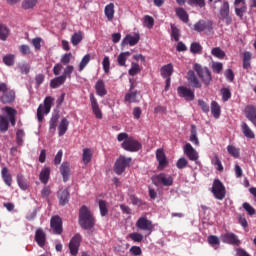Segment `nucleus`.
Returning <instances> with one entry per match:
<instances>
[{
	"label": "nucleus",
	"instance_id": "nucleus-1",
	"mask_svg": "<svg viewBox=\"0 0 256 256\" xmlns=\"http://www.w3.org/2000/svg\"><path fill=\"white\" fill-rule=\"evenodd\" d=\"M117 140L119 142L123 141L122 148H124L125 151H130L132 153H135L141 149V144L139 141L134 139L133 137H129V134L122 132L118 134Z\"/></svg>",
	"mask_w": 256,
	"mask_h": 256
},
{
	"label": "nucleus",
	"instance_id": "nucleus-2",
	"mask_svg": "<svg viewBox=\"0 0 256 256\" xmlns=\"http://www.w3.org/2000/svg\"><path fill=\"white\" fill-rule=\"evenodd\" d=\"M79 225L82 229H93L95 218L87 206H82L79 210Z\"/></svg>",
	"mask_w": 256,
	"mask_h": 256
},
{
	"label": "nucleus",
	"instance_id": "nucleus-3",
	"mask_svg": "<svg viewBox=\"0 0 256 256\" xmlns=\"http://www.w3.org/2000/svg\"><path fill=\"white\" fill-rule=\"evenodd\" d=\"M74 71L75 67L73 65H66L63 74L50 81L51 89H58V87H61V85H63L67 79H71V75H73Z\"/></svg>",
	"mask_w": 256,
	"mask_h": 256
},
{
	"label": "nucleus",
	"instance_id": "nucleus-4",
	"mask_svg": "<svg viewBox=\"0 0 256 256\" xmlns=\"http://www.w3.org/2000/svg\"><path fill=\"white\" fill-rule=\"evenodd\" d=\"M53 103H55V99L51 96H47L44 99V104H40L37 109V118L39 123L43 121V118L45 115H48V113L51 112V107H53Z\"/></svg>",
	"mask_w": 256,
	"mask_h": 256
},
{
	"label": "nucleus",
	"instance_id": "nucleus-5",
	"mask_svg": "<svg viewBox=\"0 0 256 256\" xmlns=\"http://www.w3.org/2000/svg\"><path fill=\"white\" fill-rule=\"evenodd\" d=\"M0 101L2 103H12L15 101V92L7 87V84H0Z\"/></svg>",
	"mask_w": 256,
	"mask_h": 256
},
{
	"label": "nucleus",
	"instance_id": "nucleus-6",
	"mask_svg": "<svg viewBox=\"0 0 256 256\" xmlns=\"http://www.w3.org/2000/svg\"><path fill=\"white\" fill-rule=\"evenodd\" d=\"M193 69L195 72H197L198 77H200V79H202L204 85H206V87H208V85H210L211 83V72L209 71V69L207 67H202L199 64H194Z\"/></svg>",
	"mask_w": 256,
	"mask_h": 256
},
{
	"label": "nucleus",
	"instance_id": "nucleus-7",
	"mask_svg": "<svg viewBox=\"0 0 256 256\" xmlns=\"http://www.w3.org/2000/svg\"><path fill=\"white\" fill-rule=\"evenodd\" d=\"M154 185H163L164 187H171L173 185V176L165 173H160L152 177Z\"/></svg>",
	"mask_w": 256,
	"mask_h": 256
},
{
	"label": "nucleus",
	"instance_id": "nucleus-8",
	"mask_svg": "<svg viewBox=\"0 0 256 256\" xmlns=\"http://www.w3.org/2000/svg\"><path fill=\"white\" fill-rule=\"evenodd\" d=\"M131 164V158H127L125 156H120L119 159L116 161L114 166V173L116 175H121L127 167Z\"/></svg>",
	"mask_w": 256,
	"mask_h": 256
},
{
	"label": "nucleus",
	"instance_id": "nucleus-9",
	"mask_svg": "<svg viewBox=\"0 0 256 256\" xmlns=\"http://www.w3.org/2000/svg\"><path fill=\"white\" fill-rule=\"evenodd\" d=\"M212 193L215 197V199H218L219 201H223L225 199V186L221 181L214 180L213 186H212Z\"/></svg>",
	"mask_w": 256,
	"mask_h": 256
},
{
	"label": "nucleus",
	"instance_id": "nucleus-10",
	"mask_svg": "<svg viewBox=\"0 0 256 256\" xmlns=\"http://www.w3.org/2000/svg\"><path fill=\"white\" fill-rule=\"evenodd\" d=\"M194 30H196L197 33H205L208 35V33L213 31V24L210 21L199 20L196 24H194Z\"/></svg>",
	"mask_w": 256,
	"mask_h": 256
},
{
	"label": "nucleus",
	"instance_id": "nucleus-11",
	"mask_svg": "<svg viewBox=\"0 0 256 256\" xmlns=\"http://www.w3.org/2000/svg\"><path fill=\"white\" fill-rule=\"evenodd\" d=\"M50 227L55 235L63 233V220L59 216H53L50 221Z\"/></svg>",
	"mask_w": 256,
	"mask_h": 256
},
{
	"label": "nucleus",
	"instance_id": "nucleus-12",
	"mask_svg": "<svg viewBox=\"0 0 256 256\" xmlns=\"http://www.w3.org/2000/svg\"><path fill=\"white\" fill-rule=\"evenodd\" d=\"M177 93L179 97H183L186 101H193V99H195V92L188 87H178Z\"/></svg>",
	"mask_w": 256,
	"mask_h": 256
},
{
	"label": "nucleus",
	"instance_id": "nucleus-13",
	"mask_svg": "<svg viewBox=\"0 0 256 256\" xmlns=\"http://www.w3.org/2000/svg\"><path fill=\"white\" fill-rule=\"evenodd\" d=\"M184 154L188 157L190 161H198L199 153L190 143H186L183 147Z\"/></svg>",
	"mask_w": 256,
	"mask_h": 256
},
{
	"label": "nucleus",
	"instance_id": "nucleus-14",
	"mask_svg": "<svg viewBox=\"0 0 256 256\" xmlns=\"http://www.w3.org/2000/svg\"><path fill=\"white\" fill-rule=\"evenodd\" d=\"M136 227L142 231H153L154 226L151 220H148L147 217H140L136 222Z\"/></svg>",
	"mask_w": 256,
	"mask_h": 256
},
{
	"label": "nucleus",
	"instance_id": "nucleus-15",
	"mask_svg": "<svg viewBox=\"0 0 256 256\" xmlns=\"http://www.w3.org/2000/svg\"><path fill=\"white\" fill-rule=\"evenodd\" d=\"M81 245V235L76 234L69 243V250L71 255H77L79 253V247Z\"/></svg>",
	"mask_w": 256,
	"mask_h": 256
},
{
	"label": "nucleus",
	"instance_id": "nucleus-16",
	"mask_svg": "<svg viewBox=\"0 0 256 256\" xmlns=\"http://www.w3.org/2000/svg\"><path fill=\"white\" fill-rule=\"evenodd\" d=\"M139 39H141V37L137 33L128 34L122 40L121 46L125 47V45H130V47H135V45H137V43H139Z\"/></svg>",
	"mask_w": 256,
	"mask_h": 256
},
{
	"label": "nucleus",
	"instance_id": "nucleus-17",
	"mask_svg": "<svg viewBox=\"0 0 256 256\" xmlns=\"http://www.w3.org/2000/svg\"><path fill=\"white\" fill-rule=\"evenodd\" d=\"M90 103L96 119H103V112L101 111V108H99V102H97V98H95V95L93 94L90 95Z\"/></svg>",
	"mask_w": 256,
	"mask_h": 256
},
{
	"label": "nucleus",
	"instance_id": "nucleus-18",
	"mask_svg": "<svg viewBox=\"0 0 256 256\" xmlns=\"http://www.w3.org/2000/svg\"><path fill=\"white\" fill-rule=\"evenodd\" d=\"M156 159L159 163L158 165V169L160 171H163V169H165V167H167L168 165V161H167V157L165 156V152L163 151V149H158L156 151Z\"/></svg>",
	"mask_w": 256,
	"mask_h": 256
},
{
	"label": "nucleus",
	"instance_id": "nucleus-19",
	"mask_svg": "<svg viewBox=\"0 0 256 256\" xmlns=\"http://www.w3.org/2000/svg\"><path fill=\"white\" fill-rule=\"evenodd\" d=\"M222 243H227L228 245H238L239 239L234 233H225L220 236Z\"/></svg>",
	"mask_w": 256,
	"mask_h": 256
},
{
	"label": "nucleus",
	"instance_id": "nucleus-20",
	"mask_svg": "<svg viewBox=\"0 0 256 256\" xmlns=\"http://www.w3.org/2000/svg\"><path fill=\"white\" fill-rule=\"evenodd\" d=\"M35 241L37 245H39L42 249L45 247V243H47V235L43 231V229L38 228L35 232Z\"/></svg>",
	"mask_w": 256,
	"mask_h": 256
},
{
	"label": "nucleus",
	"instance_id": "nucleus-21",
	"mask_svg": "<svg viewBox=\"0 0 256 256\" xmlns=\"http://www.w3.org/2000/svg\"><path fill=\"white\" fill-rule=\"evenodd\" d=\"M1 176L7 187H11V185H13V175H11L9 168L3 167L1 170Z\"/></svg>",
	"mask_w": 256,
	"mask_h": 256
},
{
	"label": "nucleus",
	"instance_id": "nucleus-22",
	"mask_svg": "<svg viewBox=\"0 0 256 256\" xmlns=\"http://www.w3.org/2000/svg\"><path fill=\"white\" fill-rule=\"evenodd\" d=\"M60 173L63 177V181L67 182L69 181V175H71V166L69 165V162H63L60 166Z\"/></svg>",
	"mask_w": 256,
	"mask_h": 256
},
{
	"label": "nucleus",
	"instance_id": "nucleus-23",
	"mask_svg": "<svg viewBox=\"0 0 256 256\" xmlns=\"http://www.w3.org/2000/svg\"><path fill=\"white\" fill-rule=\"evenodd\" d=\"M245 115L253 125H256V108L255 106H247L245 108Z\"/></svg>",
	"mask_w": 256,
	"mask_h": 256
},
{
	"label": "nucleus",
	"instance_id": "nucleus-24",
	"mask_svg": "<svg viewBox=\"0 0 256 256\" xmlns=\"http://www.w3.org/2000/svg\"><path fill=\"white\" fill-rule=\"evenodd\" d=\"M95 90L99 97H105V95H107V89L105 88V82L103 80L96 82Z\"/></svg>",
	"mask_w": 256,
	"mask_h": 256
},
{
	"label": "nucleus",
	"instance_id": "nucleus-25",
	"mask_svg": "<svg viewBox=\"0 0 256 256\" xmlns=\"http://www.w3.org/2000/svg\"><path fill=\"white\" fill-rule=\"evenodd\" d=\"M220 17L226 20V23H231V17H229V3L224 2L220 9Z\"/></svg>",
	"mask_w": 256,
	"mask_h": 256
},
{
	"label": "nucleus",
	"instance_id": "nucleus-26",
	"mask_svg": "<svg viewBox=\"0 0 256 256\" xmlns=\"http://www.w3.org/2000/svg\"><path fill=\"white\" fill-rule=\"evenodd\" d=\"M160 73L164 79H169L173 75V64L169 63L167 65H164L160 69Z\"/></svg>",
	"mask_w": 256,
	"mask_h": 256
},
{
	"label": "nucleus",
	"instance_id": "nucleus-27",
	"mask_svg": "<svg viewBox=\"0 0 256 256\" xmlns=\"http://www.w3.org/2000/svg\"><path fill=\"white\" fill-rule=\"evenodd\" d=\"M3 111L7 114V117L13 127H15L16 119L15 116L17 115V111L11 107L3 108Z\"/></svg>",
	"mask_w": 256,
	"mask_h": 256
},
{
	"label": "nucleus",
	"instance_id": "nucleus-28",
	"mask_svg": "<svg viewBox=\"0 0 256 256\" xmlns=\"http://www.w3.org/2000/svg\"><path fill=\"white\" fill-rule=\"evenodd\" d=\"M104 13L108 21H113V17H115V4L110 3L106 5L104 9Z\"/></svg>",
	"mask_w": 256,
	"mask_h": 256
},
{
	"label": "nucleus",
	"instance_id": "nucleus-29",
	"mask_svg": "<svg viewBox=\"0 0 256 256\" xmlns=\"http://www.w3.org/2000/svg\"><path fill=\"white\" fill-rule=\"evenodd\" d=\"M50 176H51V168L45 167L40 172L39 179H40L41 183H44V185H47V183L49 182Z\"/></svg>",
	"mask_w": 256,
	"mask_h": 256
},
{
	"label": "nucleus",
	"instance_id": "nucleus-30",
	"mask_svg": "<svg viewBox=\"0 0 256 256\" xmlns=\"http://www.w3.org/2000/svg\"><path fill=\"white\" fill-rule=\"evenodd\" d=\"M58 198L60 205H67L69 202V191L67 189H61L58 191Z\"/></svg>",
	"mask_w": 256,
	"mask_h": 256
},
{
	"label": "nucleus",
	"instance_id": "nucleus-31",
	"mask_svg": "<svg viewBox=\"0 0 256 256\" xmlns=\"http://www.w3.org/2000/svg\"><path fill=\"white\" fill-rule=\"evenodd\" d=\"M91 159H93V150L84 148L82 153L83 164L88 165V163H91Z\"/></svg>",
	"mask_w": 256,
	"mask_h": 256
},
{
	"label": "nucleus",
	"instance_id": "nucleus-32",
	"mask_svg": "<svg viewBox=\"0 0 256 256\" xmlns=\"http://www.w3.org/2000/svg\"><path fill=\"white\" fill-rule=\"evenodd\" d=\"M176 3H178V5H185V3H188V5L205 7V0H176Z\"/></svg>",
	"mask_w": 256,
	"mask_h": 256
},
{
	"label": "nucleus",
	"instance_id": "nucleus-33",
	"mask_svg": "<svg viewBox=\"0 0 256 256\" xmlns=\"http://www.w3.org/2000/svg\"><path fill=\"white\" fill-rule=\"evenodd\" d=\"M241 129H242L243 135H245L247 139H255V133L253 132V130H251V128L249 127V125H247V123L243 122L241 125Z\"/></svg>",
	"mask_w": 256,
	"mask_h": 256
},
{
	"label": "nucleus",
	"instance_id": "nucleus-34",
	"mask_svg": "<svg viewBox=\"0 0 256 256\" xmlns=\"http://www.w3.org/2000/svg\"><path fill=\"white\" fill-rule=\"evenodd\" d=\"M67 129H69V121L67 118H63L58 126L59 136L63 137V135L67 133Z\"/></svg>",
	"mask_w": 256,
	"mask_h": 256
},
{
	"label": "nucleus",
	"instance_id": "nucleus-35",
	"mask_svg": "<svg viewBox=\"0 0 256 256\" xmlns=\"http://www.w3.org/2000/svg\"><path fill=\"white\" fill-rule=\"evenodd\" d=\"M211 113L215 119L221 117V106H219V103L215 101L211 102Z\"/></svg>",
	"mask_w": 256,
	"mask_h": 256
},
{
	"label": "nucleus",
	"instance_id": "nucleus-36",
	"mask_svg": "<svg viewBox=\"0 0 256 256\" xmlns=\"http://www.w3.org/2000/svg\"><path fill=\"white\" fill-rule=\"evenodd\" d=\"M81 41H83V32H81V31L75 32L71 37L72 45L74 47H77V45H79V43H81Z\"/></svg>",
	"mask_w": 256,
	"mask_h": 256
},
{
	"label": "nucleus",
	"instance_id": "nucleus-37",
	"mask_svg": "<svg viewBox=\"0 0 256 256\" xmlns=\"http://www.w3.org/2000/svg\"><path fill=\"white\" fill-rule=\"evenodd\" d=\"M129 57H131V52L120 53L117 58L118 65H120V67H125V63H126L127 59H129Z\"/></svg>",
	"mask_w": 256,
	"mask_h": 256
},
{
	"label": "nucleus",
	"instance_id": "nucleus-38",
	"mask_svg": "<svg viewBox=\"0 0 256 256\" xmlns=\"http://www.w3.org/2000/svg\"><path fill=\"white\" fill-rule=\"evenodd\" d=\"M190 141L193 143V145L199 147V138L197 137V127L195 125L191 126Z\"/></svg>",
	"mask_w": 256,
	"mask_h": 256
},
{
	"label": "nucleus",
	"instance_id": "nucleus-39",
	"mask_svg": "<svg viewBox=\"0 0 256 256\" xmlns=\"http://www.w3.org/2000/svg\"><path fill=\"white\" fill-rule=\"evenodd\" d=\"M126 103H137V91H129L124 97Z\"/></svg>",
	"mask_w": 256,
	"mask_h": 256
},
{
	"label": "nucleus",
	"instance_id": "nucleus-40",
	"mask_svg": "<svg viewBox=\"0 0 256 256\" xmlns=\"http://www.w3.org/2000/svg\"><path fill=\"white\" fill-rule=\"evenodd\" d=\"M89 61H91V54H86L78 65V71L80 73L89 65Z\"/></svg>",
	"mask_w": 256,
	"mask_h": 256
},
{
	"label": "nucleus",
	"instance_id": "nucleus-41",
	"mask_svg": "<svg viewBox=\"0 0 256 256\" xmlns=\"http://www.w3.org/2000/svg\"><path fill=\"white\" fill-rule=\"evenodd\" d=\"M18 187L22 189V191H26L28 185H27V180H25V177L23 174H18L16 177Z\"/></svg>",
	"mask_w": 256,
	"mask_h": 256
},
{
	"label": "nucleus",
	"instance_id": "nucleus-42",
	"mask_svg": "<svg viewBox=\"0 0 256 256\" xmlns=\"http://www.w3.org/2000/svg\"><path fill=\"white\" fill-rule=\"evenodd\" d=\"M176 15L184 23H187V21H189V15L187 14L185 9H183V8H177L176 9Z\"/></svg>",
	"mask_w": 256,
	"mask_h": 256
},
{
	"label": "nucleus",
	"instance_id": "nucleus-43",
	"mask_svg": "<svg viewBox=\"0 0 256 256\" xmlns=\"http://www.w3.org/2000/svg\"><path fill=\"white\" fill-rule=\"evenodd\" d=\"M7 37H9V28L7 26L0 24V39L1 41H7Z\"/></svg>",
	"mask_w": 256,
	"mask_h": 256
},
{
	"label": "nucleus",
	"instance_id": "nucleus-44",
	"mask_svg": "<svg viewBox=\"0 0 256 256\" xmlns=\"http://www.w3.org/2000/svg\"><path fill=\"white\" fill-rule=\"evenodd\" d=\"M143 25L147 29H153V25H155V20L153 19V17L146 15L144 16Z\"/></svg>",
	"mask_w": 256,
	"mask_h": 256
},
{
	"label": "nucleus",
	"instance_id": "nucleus-45",
	"mask_svg": "<svg viewBox=\"0 0 256 256\" xmlns=\"http://www.w3.org/2000/svg\"><path fill=\"white\" fill-rule=\"evenodd\" d=\"M213 57H216L217 59H224L225 58V51H223L219 47H215L211 51Z\"/></svg>",
	"mask_w": 256,
	"mask_h": 256
},
{
	"label": "nucleus",
	"instance_id": "nucleus-46",
	"mask_svg": "<svg viewBox=\"0 0 256 256\" xmlns=\"http://www.w3.org/2000/svg\"><path fill=\"white\" fill-rule=\"evenodd\" d=\"M98 205H99L101 216L105 217V215L109 213V210L107 209V202L105 200H99Z\"/></svg>",
	"mask_w": 256,
	"mask_h": 256
},
{
	"label": "nucleus",
	"instance_id": "nucleus-47",
	"mask_svg": "<svg viewBox=\"0 0 256 256\" xmlns=\"http://www.w3.org/2000/svg\"><path fill=\"white\" fill-rule=\"evenodd\" d=\"M227 151H228L229 155H231L235 159L239 158V155H240L239 148H237L233 145H228Z\"/></svg>",
	"mask_w": 256,
	"mask_h": 256
},
{
	"label": "nucleus",
	"instance_id": "nucleus-48",
	"mask_svg": "<svg viewBox=\"0 0 256 256\" xmlns=\"http://www.w3.org/2000/svg\"><path fill=\"white\" fill-rule=\"evenodd\" d=\"M211 162L212 165L216 167L217 171H223V164L221 163V160L217 154L212 158Z\"/></svg>",
	"mask_w": 256,
	"mask_h": 256
},
{
	"label": "nucleus",
	"instance_id": "nucleus-49",
	"mask_svg": "<svg viewBox=\"0 0 256 256\" xmlns=\"http://www.w3.org/2000/svg\"><path fill=\"white\" fill-rule=\"evenodd\" d=\"M181 37V31H179L175 24H171V38L174 39V41H179V38Z\"/></svg>",
	"mask_w": 256,
	"mask_h": 256
},
{
	"label": "nucleus",
	"instance_id": "nucleus-50",
	"mask_svg": "<svg viewBox=\"0 0 256 256\" xmlns=\"http://www.w3.org/2000/svg\"><path fill=\"white\" fill-rule=\"evenodd\" d=\"M9 129V121L4 116H0V133H3Z\"/></svg>",
	"mask_w": 256,
	"mask_h": 256
},
{
	"label": "nucleus",
	"instance_id": "nucleus-51",
	"mask_svg": "<svg viewBox=\"0 0 256 256\" xmlns=\"http://www.w3.org/2000/svg\"><path fill=\"white\" fill-rule=\"evenodd\" d=\"M38 0H23L22 8L23 9H33L37 5Z\"/></svg>",
	"mask_w": 256,
	"mask_h": 256
},
{
	"label": "nucleus",
	"instance_id": "nucleus-52",
	"mask_svg": "<svg viewBox=\"0 0 256 256\" xmlns=\"http://www.w3.org/2000/svg\"><path fill=\"white\" fill-rule=\"evenodd\" d=\"M71 59H73V54L66 53L61 56L60 63L61 65H69L71 63Z\"/></svg>",
	"mask_w": 256,
	"mask_h": 256
},
{
	"label": "nucleus",
	"instance_id": "nucleus-53",
	"mask_svg": "<svg viewBox=\"0 0 256 256\" xmlns=\"http://www.w3.org/2000/svg\"><path fill=\"white\" fill-rule=\"evenodd\" d=\"M141 72V66L137 63H132L131 68L129 70V75L132 77H135V75L139 74Z\"/></svg>",
	"mask_w": 256,
	"mask_h": 256
},
{
	"label": "nucleus",
	"instance_id": "nucleus-54",
	"mask_svg": "<svg viewBox=\"0 0 256 256\" xmlns=\"http://www.w3.org/2000/svg\"><path fill=\"white\" fill-rule=\"evenodd\" d=\"M3 63L5 65H8V67H11L15 63V55L13 54H8L3 57Z\"/></svg>",
	"mask_w": 256,
	"mask_h": 256
},
{
	"label": "nucleus",
	"instance_id": "nucleus-55",
	"mask_svg": "<svg viewBox=\"0 0 256 256\" xmlns=\"http://www.w3.org/2000/svg\"><path fill=\"white\" fill-rule=\"evenodd\" d=\"M59 122V115L55 114L50 120V131H55L57 129V123Z\"/></svg>",
	"mask_w": 256,
	"mask_h": 256
},
{
	"label": "nucleus",
	"instance_id": "nucleus-56",
	"mask_svg": "<svg viewBox=\"0 0 256 256\" xmlns=\"http://www.w3.org/2000/svg\"><path fill=\"white\" fill-rule=\"evenodd\" d=\"M129 237L134 243H141L143 241V235L137 232L129 234Z\"/></svg>",
	"mask_w": 256,
	"mask_h": 256
},
{
	"label": "nucleus",
	"instance_id": "nucleus-57",
	"mask_svg": "<svg viewBox=\"0 0 256 256\" xmlns=\"http://www.w3.org/2000/svg\"><path fill=\"white\" fill-rule=\"evenodd\" d=\"M25 137V132L21 129L16 132V143L17 145H23V138Z\"/></svg>",
	"mask_w": 256,
	"mask_h": 256
},
{
	"label": "nucleus",
	"instance_id": "nucleus-58",
	"mask_svg": "<svg viewBox=\"0 0 256 256\" xmlns=\"http://www.w3.org/2000/svg\"><path fill=\"white\" fill-rule=\"evenodd\" d=\"M221 94H222V101L225 102L231 99V90H229V88H222Z\"/></svg>",
	"mask_w": 256,
	"mask_h": 256
},
{
	"label": "nucleus",
	"instance_id": "nucleus-59",
	"mask_svg": "<svg viewBox=\"0 0 256 256\" xmlns=\"http://www.w3.org/2000/svg\"><path fill=\"white\" fill-rule=\"evenodd\" d=\"M203 47L201 46V44L197 43V42H193L190 46V51L191 53L197 54L200 51H202Z\"/></svg>",
	"mask_w": 256,
	"mask_h": 256
},
{
	"label": "nucleus",
	"instance_id": "nucleus-60",
	"mask_svg": "<svg viewBox=\"0 0 256 256\" xmlns=\"http://www.w3.org/2000/svg\"><path fill=\"white\" fill-rule=\"evenodd\" d=\"M103 70L105 73H109V69L111 67V61L109 60L108 56H105L102 62Z\"/></svg>",
	"mask_w": 256,
	"mask_h": 256
},
{
	"label": "nucleus",
	"instance_id": "nucleus-61",
	"mask_svg": "<svg viewBox=\"0 0 256 256\" xmlns=\"http://www.w3.org/2000/svg\"><path fill=\"white\" fill-rule=\"evenodd\" d=\"M208 243H209V245H212V247H215V245H219V243H220L219 237H217L215 235L209 236Z\"/></svg>",
	"mask_w": 256,
	"mask_h": 256
},
{
	"label": "nucleus",
	"instance_id": "nucleus-62",
	"mask_svg": "<svg viewBox=\"0 0 256 256\" xmlns=\"http://www.w3.org/2000/svg\"><path fill=\"white\" fill-rule=\"evenodd\" d=\"M212 69H213L214 73H220L221 71H223V63L213 62Z\"/></svg>",
	"mask_w": 256,
	"mask_h": 256
},
{
	"label": "nucleus",
	"instance_id": "nucleus-63",
	"mask_svg": "<svg viewBox=\"0 0 256 256\" xmlns=\"http://www.w3.org/2000/svg\"><path fill=\"white\" fill-rule=\"evenodd\" d=\"M187 159L185 158H180L177 163H176V167L178 169H185L187 167Z\"/></svg>",
	"mask_w": 256,
	"mask_h": 256
},
{
	"label": "nucleus",
	"instance_id": "nucleus-64",
	"mask_svg": "<svg viewBox=\"0 0 256 256\" xmlns=\"http://www.w3.org/2000/svg\"><path fill=\"white\" fill-rule=\"evenodd\" d=\"M62 71H63V64L57 63L54 65V68H53L54 75L59 76L61 75Z\"/></svg>",
	"mask_w": 256,
	"mask_h": 256
}]
</instances>
